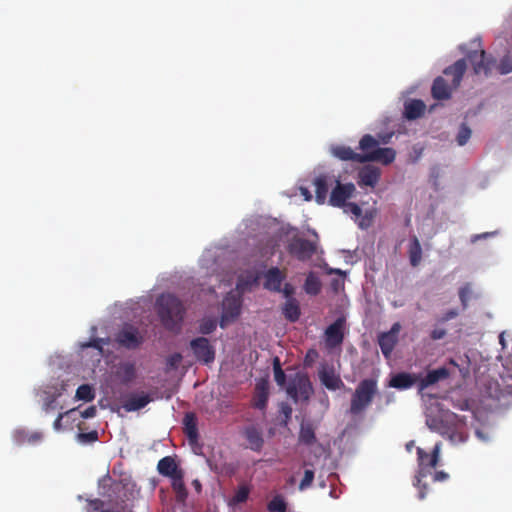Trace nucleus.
<instances>
[{
    "label": "nucleus",
    "mask_w": 512,
    "mask_h": 512,
    "mask_svg": "<svg viewBox=\"0 0 512 512\" xmlns=\"http://www.w3.org/2000/svg\"><path fill=\"white\" fill-rule=\"evenodd\" d=\"M471 292V286L469 283L462 286L459 290V298L464 308L467 306Z\"/></svg>",
    "instance_id": "47"
},
{
    "label": "nucleus",
    "mask_w": 512,
    "mask_h": 512,
    "mask_svg": "<svg viewBox=\"0 0 512 512\" xmlns=\"http://www.w3.org/2000/svg\"><path fill=\"white\" fill-rule=\"evenodd\" d=\"M157 469L161 475L169 477L170 479L178 474L184 473L183 470L178 467L175 460L170 456L160 459L157 464Z\"/></svg>",
    "instance_id": "26"
},
{
    "label": "nucleus",
    "mask_w": 512,
    "mask_h": 512,
    "mask_svg": "<svg viewBox=\"0 0 512 512\" xmlns=\"http://www.w3.org/2000/svg\"><path fill=\"white\" fill-rule=\"evenodd\" d=\"M182 361V355L180 353H174L167 358V365L171 369H176Z\"/></svg>",
    "instance_id": "51"
},
{
    "label": "nucleus",
    "mask_w": 512,
    "mask_h": 512,
    "mask_svg": "<svg viewBox=\"0 0 512 512\" xmlns=\"http://www.w3.org/2000/svg\"><path fill=\"white\" fill-rule=\"evenodd\" d=\"M288 253L299 261L310 260L317 251V241H311L300 236L292 237L287 245Z\"/></svg>",
    "instance_id": "6"
},
{
    "label": "nucleus",
    "mask_w": 512,
    "mask_h": 512,
    "mask_svg": "<svg viewBox=\"0 0 512 512\" xmlns=\"http://www.w3.org/2000/svg\"><path fill=\"white\" fill-rule=\"evenodd\" d=\"M399 324H395L390 332L382 333L378 338V344L385 357H389L396 345L397 338L395 331H398Z\"/></svg>",
    "instance_id": "21"
},
{
    "label": "nucleus",
    "mask_w": 512,
    "mask_h": 512,
    "mask_svg": "<svg viewBox=\"0 0 512 512\" xmlns=\"http://www.w3.org/2000/svg\"><path fill=\"white\" fill-rule=\"evenodd\" d=\"M448 478H449L448 473H446L444 471H436L433 474V481H435V482L446 481Z\"/></svg>",
    "instance_id": "56"
},
{
    "label": "nucleus",
    "mask_w": 512,
    "mask_h": 512,
    "mask_svg": "<svg viewBox=\"0 0 512 512\" xmlns=\"http://www.w3.org/2000/svg\"><path fill=\"white\" fill-rule=\"evenodd\" d=\"M468 59L473 65L475 74L483 73L488 76L492 69L496 66V60L492 56H487L484 50L472 51L468 54Z\"/></svg>",
    "instance_id": "12"
},
{
    "label": "nucleus",
    "mask_w": 512,
    "mask_h": 512,
    "mask_svg": "<svg viewBox=\"0 0 512 512\" xmlns=\"http://www.w3.org/2000/svg\"><path fill=\"white\" fill-rule=\"evenodd\" d=\"M42 438V433L37 431L32 433H25L24 431L17 432V440L19 442L27 441L28 443H36L38 441H41Z\"/></svg>",
    "instance_id": "39"
},
{
    "label": "nucleus",
    "mask_w": 512,
    "mask_h": 512,
    "mask_svg": "<svg viewBox=\"0 0 512 512\" xmlns=\"http://www.w3.org/2000/svg\"><path fill=\"white\" fill-rule=\"evenodd\" d=\"M184 473L171 478V487L175 493V500L179 504H184L188 497V491L184 483Z\"/></svg>",
    "instance_id": "27"
},
{
    "label": "nucleus",
    "mask_w": 512,
    "mask_h": 512,
    "mask_svg": "<svg viewBox=\"0 0 512 512\" xmlns=\"http://www.w3.org/2000/svg\"><path fill=\"white\" fill-rule=\"evenodd\" d=\"M321 282L314 272H309L305 279L304 291L311 296H316L321 292Z\"/></svg>",
    "instance_id": "31"
},
{
    "label": "nucleus",
    "mask_w": 512,
    "mask_h": 512,
    "mask_svg": "<svg viewBox=\"0 0 512 512\" xmlns=\"http://www.w3.org/2000/svg\"><path fill=\"white\" fill-rule=\"evenodd\" d=\"M471 133H472L471 129L465 123H463L460 126L458 134L456 136V141H457L458 145L459 146L465 145L468 142V140L470 139Z\"/></svg>",
    "instance_id": "40"
},
{
    "label": "nucleus",
    "mask_w": 512,
    "mask_h": 512,
    "mask_svg": "<svg viewBox=\"0 0 512 512\" xmlns=\"http://www.w3.org/2000/svg\"><path fill=\"white\" fill-rule=\"evenodd\" d=\"M152 401V398L149 394L141 392L134 393L128 396L123 402V408L127 412L137 411L144 408Z\"/></svg>",
    "instance_id": "20"
},
{
    "label": "nucleus",
    "mask_w": 512,
    "mask_h": 512,
    "mask_svg": "<svg viewBox=\"0 0 512 512\" xmlns=\"http://www.w3.org/2000/svg\"><path fill=\"white\" fill-rule=\"evenodd\" d=\"M280 293L283 294V296L286 298V300L295 299L293 297V295L295 293V288L290 283H284L283 287L281 286Z\"/></svg>",
    "instance_id": "50"
},
{
    "label": "nucleus",
    "mask_w": 512,
    "mask_h": 512,
    "mask_svg": "<svg viewBox=\"0 0 512 512\" xmlns=\"http://www.w3.org/2000/svg\"><path fill=\"white\" fill-rule=\"evenodd\" d=\"M117 343L127 349H136L144 341L143 335L138 328L133 325L126 324L116 335Z\"/></svg>",
    "instance_id": "11"
},
{
    "label": "nucleus",
    "mask_w": 512,
    "mask_h": 512,
    "mask_svg": "<svg viewBox=\"0 0 512 512\" xmlns=\"http://www.w3.org/2000/svg\"><path fill=\"white\" fill-rule=\"evenodd\" d=\"M457 316H458V310L457 309H450V310L446 311L442 315L440 321L441 322H447L449 320H452V319L456 318Z\"/></svg>",
    "instance_id": "53"
},
{
    "label": "nucleus",
    "mask_w": 512,
    "mask_h": 512,
    "mask_svg": "<svg viewBox=\"0 0 512 512\" xmlns=\"http://www.w3.org/2000/svg\"><path fill=\"white\" fill-rule=\"evenodd\" d=\"M183 431L191 446L198 445L199 432L197 417L193 412H188L183 418Z\"/></svg>",
    "instance_id": "19"
},
{
    "label": "nucleus",
    "mask_w": 512,
    "mask_h": 512,
    "mask_svg": "<svg viewBox=\"0 0 512 512\" xmlns=\"http://www.w3.org/2000/svg\"><path fill=\"white\" fill-rule=\"evenodd\" d=\"M396 158V151L390 147H379L373 151L364 154V163L379 162L383 165L391 164Z\"/></svg>",
    "instance_id": "17"
},
{
    "label": "nucleus",
    "mask_w": 512,
    "mask_h": 512,
    "mask_svg": "<svg viewBox=\"0 0 512 512\" xmlns=\"http://www.w3.org/2000/svg\"><path fill=\"white\" fill-rule=\"evenodd\" d=\"M282 411H283V413H284V415H285L286 419H289V418H290V416H291V413H292V409H291V407H289V406H287V405H286V406H284V407L282 408Z\"/></svg>",
    "instance_id": "60"
},
{
    "label": "nucleus",
    "mask_w": 512,
    "mask_h": 512,
    "mask_svg": "<svg viewBox=\"0 0 512 512\" xmlns=\"http://www.w3.org/2000/svg\"><path fill=\"white\" fill-rule=\"evenodd\" d=\"M243 434L248 442V447L251 450L259 452L262 449L264 439L261 430L255 426H248L245 428Z\"/></svg>",
    "instance_id": "24"
},
{
    "label": "nucleus",
    "mask_w": 512,
    "mask_h": 512,
    "mask_svg": "<svg viewBox=\"0 0 512 512\" xmlns=\"http://www.w3.org/2000/svg\"><path fill=\"white\" fill-rule=\"evenodd\" d=\"M381 177V170L373 165H366L358 172V185L375 187Z\"/></svg>",
    "instance_id": "18"
},
{
    "label": "nucleus",
    "mask_w": 512,
    "mask_h": 512,
    "mask_svg": "<svg viewBox=\"0 0 512 512\" xmlns=\"http://www.w3.org/2000/svg\"><path fill=\"white\" fill-rule=\"evenodd\" d=\"M408 254H409L410 264L413 267L418 266L422 260V248H421V244L416 236H414L410 241Z\"/></svg>",
    "instance_id": "30"
},
{
    "label": "nucleus",
    "mask_w": 512,
    "mask_h": 512,
    "mask_svg": "<svg viewBox=\"0 0 512 512\" xmlns=\"http://www.w3.org/2000/svg\"><path fill=\"white\" fill-rule=\"evenodd\" d=\"M217 321L214 318H203L199 323V332L203 335H209L216 330Z\"/></svg>",
    "instance_id": "36"
},
{
    "label": "nucleus",
    "mask_w": 512,
    "mask_h": 512,
    "mask_svg": "<svg viewBox=\"0 0 512 512\" xmlns=\"http://www.w3.org/2000/svg\"><path fill=\"white\" fill-rule=\"evenodd\" d=\"M414 445H415V442H414L413 440L409 441V442L406 444V450H407L408 452H411V451H412V449H413V447H414Z\"/></svg>",
    "instance_id": "62"
},
{
    "label": "nucleus",
    "mask_w": 512,
    "mask_h": 512,
    "mask_svg": "<svg viewBox=\"0 0 512 512\" xmlns=\"http://www.w3.org/2000/svg\"><path fill=\"white\" fill-rule=\"evenodd\" d=\"M45 394L43 410L49 412L50 410L56 409V399L60 394H49L47 392H45Z\"/></svg>",
    "instance_id": "43"
},
{
    "label": "nucleus",
    "mask_w": 512,
    "mask_h": 512,
    "mask_svg": "<svg viewBox=\"0 0 512 512\" xmlns=\"http://www.w3.org/2000/svg\"><path fill=\"white\" fill-rule=\"evenodd\" d=\"M77 437L81 443H92L98 440V432L79 433Z\"/></svg>",
    "instance_id": "48"
},
{
    "label": "nucleus",
    "mask_w": 512,
    "mask_h": 512,
    "mask_svg": "<svg viewBox=\"0 0 512 512\" xmlns=\"http://www.w3.org/2000/svg\"><path fill=\"white\" fill-rule=\"evenodd\" d=\"M342 208H344L345 213H351L352 215H354L355 221L358 220V218L362 214V209L360 208V206L353 202L346 203Z\"/></svg>",
    "instance_id": "46"
},
{
    "label": "nucleus",
    "mask_w": 512,
    "mask_h": 512,
    "mask_svg": "<svg viewBox=\"0 0 512 512\" xmlns=\"http://www.w3.org/2000/svg\"><path fill=\"white\" fill-rule=\"evenodd\" d=\"M96 412V407L92 405L81 412V417L84 419L93 418L96 415Z\"/></svg>",
    "instance_id": "54"
},
{
    "label": "nucleus",
    "mask_w": 512,
    "mask_h": 512,
    "mask_svg": "<svg viewBox=\"0 0 512 512\" xmlns=\"http://www.w3.org/2000/svg\"><path fill=\"white\" fill-rule=\"evenodd\" d=\"M156 304L162 325L170 331L179 329L185 314L182 302L173 294H162Z\"/></svg>",
    "instance_id": "2"
},
{
    "label": "nucleus",
    "mask_w": 512,
    "mask_h": 512,
    "mask_svg": "<svg viewBox=\"0 0 512 512\" xmlns=\"http://www.w3.org/2000/svg\"><path fill=\"white\" fill-rule=\"evenodd\" d=\"M312 392V383L306 374H296L287 387V393L295 401L308 400Z\"/></svg>",
    "instance_id": "8"
},
{
    "label": "nucleus",
    "mask_w": 512,
    "mask_h": 512,
    "mask_svg": "<svg viewBox=\"0 0 512 512\" xmlns=\"http://www.w3.org/2000/svg\"><path fill=\"white\" fill-rule=\"evenodd\" d=\"M331 152L333 156L342 161H353L357 163H364V154L356 153L352 148L344 145H337L332 147Z\"/></svg>",
    "instance_id": "22"
},
{
    "label": "nucleus",
    "mask_w": 512,
    "mask_h": 512,
    "mask_svg": "<svg viewBox=\"0 0 512 512\" xmlns=\"http://www.w3.org/2000/svg\"><path fill=\"white\" fill-rule=\"evenodd\" d=\"M268 401V392L264 386L257 385V393L254 400V406L257 409L263 410L266 408Z\"/></svg>",
    "instance_id": "34"
},
{
    "label": "nucleus",
    "mask_w": 512,
    "mask_h": 512,
    "mask_svg": "<svg viewBox=\"0 0 512 512\" xmlns=\"http://www.w3.org/2000/svg\"><path fill=\"white\" fill-rule=\"evenodd\" d=\"M95 397V393L90 385H80L76 390V398L78 400L92 401Z\"/></svg>",
    "instance_id": "37"
},
{
    "label": "nucleus",
    "mask_w": 512,
    "mask_h": 512,
    "mask_svg": "<svg viewBox=\"0 0 512 512\" xmlns=\"http://www.w3.org/2000/svg\"><path fill=\"white\" fill-rule=\"evenodd\" d=\"M500 74L505 75L512 72V58L509 55L504 56L497 66Z\"/></svg>",
    "instance_id": "42"
},
{
    "label": "nucleus",
    "mask_w": 512,
    "mask_h": 512,
    "mask_svg": "<svg viewBox=\"0 0 512 512\" xmlns=\"http://www.w3.org/2000/svg\"><path fill=\"white\" fill-rule=\"evenodd\" d=\"M126 373H127V375H129L130 377H132V376L134 375V368H133V366H132V365L127 366V368H126Z\"/></svg>",
    "instance_id": "63"
},
{
    "label": "nucleus",
    "mask_w": 512,
    "mask_h": 512,
    "mask_svg": "<svg viewBox=\"0 0 512 512\" xmlns=\"http://www.w3.org/2000/svg\"><path fill=\"white\" fill-rule=\"evenodd\" d=\"M447 332L443 328H435L431 331L430 337L433 340H440L446 336Z\"/></svg>",
    "instance_id": "52"
},
{
    "label": "nucleus",
    "mask_w": 512,
    "mask_h": 512,
    "mask_svg": "<svg viewBox=\"0 0 512 512\" xmlns=\"http://www.w3.org/2000/svg\"><path fill=\"white\" fill-rule=\"evenodd\" d=\"M393 136V133H387V134H379L378 138H376L378 141H380V144H388Z\"/></svg>",
    "instance_id": "58"
},
{
    "label": "nucleus",
    "mask_w": 512,
    "mask_h": 512,
    "mask_svg": "<svg viewBox=\"0 0 512 512\" xmlns=\"http://www.w3.org/2000/svg\"><path fill=\"white\" fill-rule=\"evenodd\" d=\"M192 485L194 486V488H195V490H196L197 492H200V491H201L202 486H201V483H200V481H199V480L195 479V480L192 482Z\"/></svg>",
    "instance_id": "61"
},
{
    "label": "nucleus",
    "mask_w": 512,
    "mask_h": 512,
    "mask_svg": "<svg viewBox=\"0 0 512 512\" xmlns=\"http://www.w3.org/2000/svg\"><path fill=\"white\" fill-rule=\"evenodd\" d=\"M380 141L370 134H365L359 141V149L362 151L361 154H366L374 149L379 148Z\"/></svg>",
    "instance_id": "33"
},
{
    "label": "nucleus",
    "mask_w": 512,
    "mask_h": 512,
    "mask_svg": "<svg viewBox=\"0 0 512 512\" xmlns=\"http://www.w3.org/2000/svg\"><path fill=\"white\" fill-rule=\"evenodd\" d=\"M355 190L353 183L342 184L340 181H337V185L331 191L329 204L334 207H343L347 200L353 196Z\"/></svg>",
    "instance_id": "13"
},
{
    "label": "nucleus",
    "mask_w": 512,
    "mask_h": 512,
    "mask_svg": "<svg viewBox=\"0 0 512 512\" xmlns=\"http://www.w3.org/2000/svg\"><path fill=\"white\" fill-rule=\"evenodd\" d=\"M282 313L286 320L290 322L298 321L301 315L299 302L296 299L286 300L282 307Z\"/></svg>",
    "instance_id": "29"
},
{
    "label": "nucleus",
    "mask_w": 512,
    "mask_h": 512,
    "mask_svg": "<svg viewBox=\"0 0 512 512\" xmlns=\"http://www.w3.org/2000/svg\"><path fill=\"white\" fill-rule=\"evenodd\" d=\"M449 376L450 371L446 367L431 370L424 377L418 375V390L422 392L439 381L449 378Z\"/></svg>",
    "instance_id": "16"
},
{
    "label": "nucleus",
    "mask_w": 512,
    "mask_h": 512,
    "mask_svg": "<svg viewBox=\"0 0 512 512\" xmlns=\"http://www.w3.org/2000/svg\"><path fill=\"white\" fill-rule=\"evenodd\" d=\"M426 109V105L422 100L412 99L404 104V117L408 120L420 118Z\"/></svg>",
    "instance_id": "25"
},
{
    "label": "nucleus",
    "mask_w": 512,
    "mask_h": 512,
    "mask_svg": "<svg viewBox=\"0 0 512 512\" xmlns=\"http://www.w3.org/2000/svg\"><path fill=\"white\" fill-rule=\"evenodd\" d=\"M499 342L502 345V347L504 348L506 344H505V339H504V334L503 333H501L500 336H499Z\"/></svg>",
    "instance_id": "64"
},
{
    "label": "nucleus",
    "mask_w": 512,
    "mask_h": 512,
    "mask_svg": "<svg viewBox=\"0 0 512 512\" xmlns=\"http://www.w3.org/2000/svg\"><path fill=\"white\" fill-rule=\"evenodd\" d=\"M441 443H436L430 454L422 448H417L418 455V471L415 476L414 486L419 489L418 498L423 500L427 494V484L422 480L432 474V470L436 468L440 458Z\"/></svg>",
    "instance_id": "4"
},
{
    "label": "nucleus",
    "mask_w": 512,
    "mask_h": 512,
    "mask_svg": "<svg viewBox=\"0 0 512 512\" xmlns=\"http://www.w3.org/2000/svg\"><path fill=\"white\" fill-rule=\"evenodd\" d=\"M299 441L305 445H312L316 442V436L311 424H302L299 432Z\"/></svg>",
    "instance_id": "32"
},
{
    "label": "nucleus",
    "mask_w": 512,
    "mask_h": 512,
    "mask_svg": "<svg viewBox=\"0 0 512 512\" xmlns=\"http://www.w3.org/2000/svg\"><path fill=\"white\" fill-rule=\"evenodd\" d=\"M102 343H103V339L98 338V339L91 340L85 346L92 347V348L98 349L99 351H102Z\"/></svg>",
    "instance_id": "57"
},
{
    "label": "nucleus",
    "mask_w": 512,
    "mask_h": 512,
    "mask_svg": "<svg viewBox=\"0 0 512 512\" xmlns=\"http://www.w3.org/2000/svg\"><path fill=\"white\" fill-rule=\"evenodd\" d=\"M426 424L431 431L447 437L454 444L467 440L468 435L455 413H446L440 417H428Z\"/></svg>",
    "instance_id": "1"
},
{
    "label": "nucleus",
    "mask_w": 512,
    "mask_h": 512,
    "mask_svg": "<svg viewBox=\"0 0 512 512\" xmlns=\"http://www.w3.org/2000/svg\"><path fill=\"white\" fill-rule=\"evenodd\" d=\"M286 272L285 270H281L280 268L274 266L270 267L267 271L263 274V287L264 289L274 292V293H280L281 286L283 285L285 279H286Z\"/></svg>",
    "instance_id": "15"
},
{
    "label": "nucleus",
    "mask_w": 512,
    "mask_h": 512,
    "mask_svg": "<svg viewBox=\"0 0 512 512\" xmlns=\"http://www.w3.org/2000/svg\"><path fill=\"white\" fill-rule=\"evenodd\" d=\"M467 64L465 59H459L454 64L448 66L443 71L444 75L452 76V83L449 85L446 80L438 76L432 84L431 94L436 100H447L451 97L453 89L459 87L463 75L466 71Z\"/></svg>",
    "instance_id": "3"
},
{
    "label": "nucleus",
    "mask_w": 512,
    "mask_h": 512,
    "mask_svg": "<svg viewBox=\"0 0 512 512\" xmlns=\"http://www.w3.org/2000/svg\"><path fill=\"white\" fill-rule=\"evenodd\" d=\"M88 504L95 511L102 509L104 506V502L98 498L88 500Z\"/></svg>",
    "instance_id": "55"
},
{
    "label": "nucleus",
    "mask_w": 512,
    "mask_h": 512,
    "mask_svg": "<svg viewBox=\"0 0 512 512\" xmlns=\"http://www.w3.org/2000/svg\"><path fill=\"white\" fill-rule=\"evenodd\" d=\"M250 490L247 486H240L232 497L233 504H240L247 501Z\"/></svg>",
    "instance_id": "41"
},
{
    "label": "nucleus",
    "mask_w": 512,
    "mask_h": 512,
    "mask_svg": "<svg viewBox=\"0 0 512 512\" xmlns=\"http://www.w3.org/2000/svg\"><path fill=\"white\" fill-rule=\"evenodd\" d=\"M373 217V212L367 211L364 215L361 214L356 222L361 229H366L372 225Z\"/></svg>",
    "instance_id": "44"
},
{
    "label": "nucleus",
    "mask_w": 512,
    "mask_h": 512,
    "mask_svg": "<svg viewBox=\"0 0 512 512\" xmlns=\"http://www.w3.org/2000/svg\"><path fill=\"white\" fill-rule=\"evenodd\" d=\"M313 480H314V471L311 469H306L304 471V477L299 484V489L305 490V489L309 488L312 485Z\"/></svg>",
    "instance_id": "45"
},
{
    "label": "nucleus",
    "mask_w": 512,
    "mask_h": 512,
    "mask_svg": "<svg viewBox=\"0 0 512 512\" xmlns=\"http://www.w3.org/2000/svg\"><path fill=\"white\" fill-rule=\"evenodd\" d=\"M274 379L279 386H283L286 382V375L281 368L280 360L275 357L273 360Z\"/></svg>",
    "instance_id": "38"
},
{
    "label": "nucleus",
    "mask_w": 512,
    "mask_h": 512,
    "mask_svg": "<svg viewBox=\"0 0 512 512\" xmlns=\"http://www.w3.org/2000/svg\"><path fill=\"white\" fill-rule=\"evenodd\" d=\"M315 197L319 204H323L328 194V176L321 174L314 179Z\"/></svg>",
    "instance_id": "28"
},
{
    "label": "nucleus",
    "mask_w": 512,
    "mask_h": 512,
    "mask_svg": "<svg viewBox=\"0 0 512 512\" xmlns=\"http://www.w3.org/2000/svg\"><path fill=\"white\" fill-rule=\"evenodd\" d=\"M318 356H319V354H318L317 350L309 349L304 358V366L311 367L314 364V362L316 361V359L318 358Z\"/></svg>",
    "instance_id": "49"
},
{
    "label": "nucleus",
    "mask_w": 512,
    "mask_h": 512,
    "mask_svg": "<svg viewBox=\"0 0 512 512\" xmlns=\"http://www.w3.org/2000/svg\"><path fill=\"white\" fill-rule=\"evenodd\" d=\"M190 348L196 359L203 364H210L215 360V349L205 337H197L190 341Z\"/></svg>",
    "instance_id": "9"
},
{
    "label": "nucleus",
    "mask_w": 512,
    "mask_h": 512,
    "mask_svg": "<svg viewBox=\"0 0 512 512\" xmlns=\"http://www.w3.org/2000/svg\"><path fill=\"white\" fill-rule=\"evenodd\" d=\"M241 307V297L232 291L229 292L222 301L220 327L225 328L229 323L234 322L241 313Z\"/></svg>",
    "instance_id": "7"
},
{
    "label": "nucleus",
    "mask_w": 512,
    "mask_h": 512,
    "mask_svg": "<svg viewBox=\"0 0 512 512\" xmlns=\"http://www.w3.org/2000/svg\"><path fill=\"white\" fill-rule=\"evenodd\" d=\"M64 417V413H60L53 423V427L55 430H60L62 427V419Z\"/></svg>",
    "instance_id": "59"
},
{
    "label": "nucleus",
    "mask_w": 512,
    "mask_h": 512,
    "mask_svg": "<svg viewBox=\"0 0 512 512\" xmlns=\"http://www.w3.org/2000/svg\"><path fill=\"white\" fill-rule=\"evenodd\" d=\"M377 393V381L372 378L363 379L356 387L350 403V413H362L373 401Z\"/></svg>",
    "instance_id": "5"
},
{
    "label": "nucleus",
    "mask_w": 512,
    "mask_h": 512,
    "mask_svg": "<svg viewBox=\"0 0 512 512\" xmlns=\"http://www.w3.org/2000/svg\"><path fill=\"white\" fill-rule=\"evenodd\" d=\"M414 384L418 385V375L407 372H400L394 375L389 383L391 387L400 390L411 388Z\"/></svg>",
    "instance_id": "23"
},
{
    "label": "nucleus",
    "mask_w": 512,
    "mask_h": 512,
    "mask_svg": "<svg viewBox=\"0 0 512 512\" xmlns=\"http://www.w3.org/2000/svg\"><path fill=\"white\" fill-rule=\"evenodd\" d=\"M318 376L321 384L328 390L335 391L344 386L340 375L336 373L333 365H321Z\"/></svg>",
    "instance_id": "14"
},
{
    "label": "nucleus",
    "mask_w": 512,
    "mask_h": 512,
    "mask_svg": "<svg viewBox=\"0 0 512 512\" xmlns=\"http://www.w3.org/2000/svg\"><path fill=\"white\" fill-rule=\"evenodd\" d=\"M345 317H338L332 324H330L325 330V345L328 349H334L340 347L345 337Z\"/></svg>",
    "instance_id": "10"
},
{
    "label": "nucleus",
    "mask_w": 512,
    "mask_h": 512,
    "mask_svg": "<svg viewBox=\"0 0 512 512\" xmlns=\"http://www.w3.org/2000/svg\"><path fill=\"white\" fill-rule=\"evenodd\" d=\"M267 509L270 512H286L287 504L282 496L276 495L268 503Z\"/></svg>",
    "instance_id": "35"
}]
</instances>
